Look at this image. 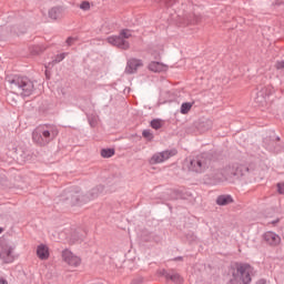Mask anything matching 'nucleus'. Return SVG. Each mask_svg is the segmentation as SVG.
Returning a JSON list of instances; mask_svg holds the SVG:
<instances>
[{"instance_id": "f257e3e1", "label": "nucleus", "mask_w": 284, "mask_h": 284, "mask_svg": "<svg viewBox=\"0 0 284 284\" xmlns=\"http://www.w3.org/2000/svg\"><path fill=\"white\" fill-rule=\"evenodd\" d=\"M252 266L237 264L231 271L230 284H250L252 281Z\"/></svg>"}, {"instance_id": "f03ea898", "label": "nucleus", "mask_w": 284, "mask_h": 284, "mask_svg": "<svg viewBox=\"0 0 284 284\" xmlns=\"http://www.w3.org/2000/svg\"><path fill=\"white\" fill-rule=\"evenodd\" d=\"M11 90L14 92V94L30 97V94L34 92V84L28 78H16L11 82Z\"/></svg>"}, {"instance_id": "7ed1b4c3", "label": "nucleus", "mask_w": 284, "mask_h": 284, "mask_svg": "<svg viewBox=\"0 0 284 284\" xmlns=\"http://www.w3.org/2000/svg\"><path fill=\"white\" fill-rule=\"evenodd\" d=\"M132 34L128 30H123L120 36H112L108 38V43L111 45H115V48H120V50H129L130 49V42H128V39H130Z\"/></svg>"}, {"instance_id": "20e7f679", "label": "nucleus", "mask_w": 284, "mask_h": 284, "mask_svg": "<svg viewBox=\"0 0 284 284\" xmlns=\"http://www.w3.org/2000/svg\"><path fill=\"white\" fill-rule=\"evenodd\" d=\"M32 139L38 145H48V143L52 141L48 126H38L33 131Z\"/></svg>"}, {"instance_id": "39448f33", "label": "nucleus", "mask_w": 284, "mask_h": 284, "mask_svg": "<svg viewBox=\"0 0 284 284\" xmlns=\"http://www.w3.org/2000/svg\"><path fill=\"white\" fill-rule=\"evenodd\" d=\"M17 256L14 255V246L8 242L0 244V261L6 264L14 263Z\"/></svg>"}, {"instance_id": "423d86ee", "label": "nucleus", "mask_w": 284, "mask_h": 284, "mask_svg": "<svg viewBox=\"0 0 284 284\" xmlns=\"http://www.w3.org/2000/svg\"><path fill=\"white\" fill-rule=\"evenodd\" d=\"M61 258L68 267H71L72 270H75L77 267H80L82 260L81 256L72 253L70 250H64L61 253Z\"/></svg>"}, {"instance_id": "0eeeda50", "label": "nucleus", "mask_w": 284, "mask_h": 284, "mask_svg": "<svg viewBox=\"0 0 284 284\" xmlns=\"http://www.w3.org/2000/svg\"><path fill=\"white\" fill-rule=\"evenodd\" d=\"M176 154H179L176 149H171V150H166V151L155 153L150 159V164L151 165H156L159 163H165V161H169V159H172V156H176Z\"/></svg>"}, {"instance_id": "6e6552de", "label": "nucleus", "mask_w": 284, "mask_h": 284, "mask_svg": "<svg viewBox=\"0 0 284 284\" xmlns=\"http://www.w3.org/2000/svg\"><path fill=\"white\" fill-rule=\"evenodd\" d=\"M67 201H69V205H83L84 203H88V199H85L81 191L69 192Z\"/></svg>"}, {"instance_id": "1a4fd4ad", "label": "nucleus", "mask_w": 284, "mask_h": 284, "mask_svg": "<svg viewBox=\"0 0 284 284\" xmlns=\"http://www.w3.org/2000/svg\"><path fill=\"white\" fill-rule=\"evenodd\" d=\"M139 68H143V62L138 59H131L126 63L125 73L126 74H134L139 70Z\"/></svg>"}, {"instance_id": "9d476101", "label": "nucleus", "mask_w": 284, "mask_h": 284, "mask_svg": "<svg viewBox=\"0 0 284 284\" xmlns=\"http://www.w3.org/2000/svg\"><path fill=\"white\" fill-rule=\"evenodd\" d=\"M264 241L273 247L281 245V236L274 232H266L264 234Z\"/></svg>"}, {"instance_id": "9b49d317", "label": "nucleus", "mask_w": 284, "mask_h": 284, "mask_svg": "<svg viewBox=\"0 0 284 284\" xmlns=\"http://www.w3.org/2000/svg\"><path fill=\"white\" fill-rule=\"evenodd\" d=\"M36 254L40 261H48L50 258V247L45 244H40L37 246Z\"/></svg>"}, {"instance_id": "f8f14e48", "label": "nucleus", "mask_w": 284, "mask_h": 284, "mask_svg": "<svg viewBox=\"0 0 284 284\" xmlns=\"http://www.w3.org/2000/svg\"><path fill=\"white\" fill-rule=\"evenodd\" d=\"M104 190L105 189L103 187V185H98V186L91 189L89 191L88 195L85 196L87 202L92 201V199H97V197L101 196V194H103Z\"/></svg>"}, {"instance_id": "ddd939ff", "label": "nucleus", "mask_w": 284, "mask_h": 284, "mask_svg": "<svg viewBox=\"0 0 284 284\" xmlns=\"http://www.w3.org/2000/svg\"><path fill=\"white\" fill-rule=\"evenodd\" d=\"M149 70L151 72H168L169 67L168 64H163L161 62H151L149 64Z\"/></svg>"}, {"instance_id": "4468645a", "label": "nucleus", "mask_w": 284, "mask_h": 284, "mask_svg": "<svg viewBox=\"0 0 284 284\" xmlns=\"http://www.w3.org/2000/svg\"><path fill=\"white\" fill-rule=\"evenodd\" d=\"M62 14H63V9H61L60 7H54L49 10V17L53 21H57V19H61Z\"/></svg>"}, {"instance_id": "2eb2a0df", "label": "nucleus", "mask_w": 284, "mask_h": 284, "mask_svg": "<svg viewBox=\"0 0 284 284\" xmlns=\"http://www.w3.org/2000/svg\"><path fill=\"white\" fill-rule=\"evenodd\" d=\"M232 202L233 200L230 195H220L216 200L217 205H230Z\"/></svg>"}, {"instance_id": "dca6fc26", "label": "nucleus", "mask_w": 284, "mask_h": 284, "mask_svg": "<svg viewBox=\"0 0 284 284\" xmlns=\"http://www.w3.org/2000/svg\"><path fill=\"white\" fill-rule=\"evenodd\" d=\"M194 104L192 102H184L181 105L180 112L181 114H187L190 112V110H192V106Z\"/></svg>"}, {"instance_id": "f3484780", "label": "nucleus", "mask_w": 284, "mask_h": 284, "mask_svg": "<svg viewBox=\"0 0 284 284\" xmlns=\"http://www.w3.org/2000/svg\"><path fill=\"white\" fill-rule=\"evenodd\" d=\"M101 156L103 159H111V156H114V149H102Z\"/></svg>"}, {"instance_id": "a211bd4d", "label": "nucleus", "mask_w": 284, "mask_h": 284, "mask_svg": "<svg viewBox=\"0 0 284 284\" xmlns=\"http://www.w3.org/2000/svg\"><path fill=\"white\" fill-rule=\"evenodd\" d=\"M202 163L199 160L191 161V168L194 172H201L202 171Z\"/></svg>"}, {"instance_id": "6ab92c4d", "label": "nucleus", "mask_w": 284, "mask_h": 284, "mask_svg": "<svg viewBox=\"0 0 284 284\" xmlns=\"http://www.w3.org/2000/svg\"><path fill=\"white\" fill-rule=\"evenodd\" d=\"M166 278H170V281H173V283H183V278L176 273L166 275Z\"/></svg>"}, {"instance_id": "aec40b11", "label": "nucleus", "mask_w": 284, "mask_h": 284, "mask_svg": "<svg viewBox=\"0 0 284 284\" xmlns=\"http://www.w3.org/2000/svg\"><path fill=\"white\" fill-rule=\"evenodd\" d=\"M79 8L80 10H83V12H88L92 8V4L90 3V1H82Z\"/></svg>"}, {"instance_id": "412c9836", "label": "nucleus", "mask_w": 284, "mask_h": 284, "mask_svg": "<svg viewBox=\"0 0 284 284\" xmlns=\"http://www.w3.org/2000/svg\"><path fill=\"white\" fill-rule=\"evenodd\" d=\"M151 126L153 128V130H161L163 123L160 120H153L151 122Z\"/></svg>"}, {"instance_id": "4be33fe9", "label": "nucleus", "mask_w": 284, "mask_h": 284, "mask_svg": "<svg viewBox=\"0 0 284 284\" xmlns=\"http://www.w3.org/2000/svg\"><path fill=\"white\" fill-rule=\"evenodd\" d=\"M142 135L144 139H148L149 141H152V133L150 131H143Z\"/></svg>"}, {"instance_id": "5701e85b", "label": "nucleus", "mask_w": 284, "mask_h": 284, "mask_svg": "<svg viewBox=\"0 0 284 284\" xmlns=\"http://www.w3.org/2000/svg\"><path fill=\"white\" fill-rule=\"evenodd\" d=\"M276 70H283L284 69V61H277L275 63Z\"/></svg>"}, {"instance_id": "b1692460", "label": "nucleus", "mask_w": 284, "mask_h": 284, "mask_svg": "<svg viewBox=\"0 0 284 284\" xmlns=\"http://www.w3.org/2000/svg\"><path fill=\"white\" fill-rule=\"evenodd\" d=\"M277 192L278 194H284V183L277 184Z\"/></svg>"}, {"instance_id": "393cba45", "label": "nucleus", "mask_w": 284, "mask_h": 284, "mask_svg": "<svg viewBox=\"0 0 284 284\" xmlns=\"http://www.w3.org/2000/svg\"><path fill=\"white\" fill-rule=\"evenodd\" d=\"M67 43L68 45H72V43H74V38L67 39Z\"/></svg>"}, {"instance_id": "a878e982", "label": "nucleus", "mask_w": 284, "mask_h": 284, "mask_svg": "<svg viewBox=\"0 0 284 284\" xmlns=\"http://www.w3.org/2000/svg\"><path fill=\"white\" fill-rule=\"evenodd\" d=\"M0 284H8V281L0 277Z\"/></svg>"}, {"instance_id": "bb28decb", "label": "nucleus", "mask_w": 284, "mask_h": 284, "mask_svg": "<svg viewBox=\"0 0 284 284\" xmlns=\"http://www.w3.org/2000/svg\"><path fill=\"white\" fill-rule=\"evenodd\" d=\"M0 234H3V227H0Z\"/></svg>"}, {"instance_id": "cd10ccee", "label": "nucleus", "mask_w": 284, "mask_h": 284, "mask_svg": "<svg viewBox=\"0 0 284 284\" xmlns=\"http://www.w3.org/2000/svg\"><path fill=\"white\" fill-rule=\"evenodd\" d=\"M64 57H65V55L62 54V55H61V59H64Z\"/></svg>"}]
</instances>
